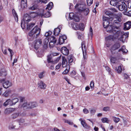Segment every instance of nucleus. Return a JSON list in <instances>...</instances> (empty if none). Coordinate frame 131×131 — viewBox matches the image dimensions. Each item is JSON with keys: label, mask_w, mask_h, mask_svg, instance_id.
Masks as SVG:
<instances>
[{"label": "nucleus", "mask_w": 131, "mask_h": 131, "mask_svg": "<svg viewBox=\"0 0 131 131\" xmlns=\"http://www.w3.org/2000/svg\"><path fill=\"white\" fill-rule=\"evenodd\" d=\"M120 34H114L113 35H111L107 37L106 39L107 40H114V39L117 38Z\"/></svg>", "instance_id": "10"}, {"label": "nucleus", "mask_w": 131, "mask_h": 131, "mask_svg": "<svg viewBox=\"0 0 131 131\" xmlns=\"http://www.w3.org/2000/svg\"><path fill=\"white\" fill-rule=\"evenodd\" d=\"M109 109V107H104L103 109V110L104 111H108Z\"/></svg>", "instance_id": "62"}, {"label": "nucleus", "mask_w": 131, "mask_h": 131, "mask_svg": "<svg viewBox=\"0 0 131 131\" xmlns=\"http://www.w3.org/2000/svg\"><path fill=\"white\" fill-rule=\"evenodd\" d=\"M76 74V72L74 71L73 70L70 72V76L72 77H73L74 75H75Z\"/></svg>", "instance_id": "52"}, {"label": "nucleus", "mask_w": 131, "mask_h": 131, "mask_svg": "<svg viewBox=\"0 0 131 131\" xmlns=\"http://www.w3.org/2000/svg\"><path fill=\"white\" fill-rule=\"evenodd\" d=\"M11 94L10 90H6L3 94V95L5 97L8 96Z\"/></svg>", "instance_id": "27"}, {"label": "nucleus", "mask_w": 131, "mask_h": 131, "mask_svg": "<svg viewBox=\"0 0 131 131\" xmlns=\"http://www.w3.org/2000/svg\"><path fill=\"white\" fill-rule=\"evenodd\" d=\"M42 43L41 39H39L37 40L35 42L34 48L36 49H38L41 45Z\"/></svg>", "instance_id": "8"}, {"label": "nucleus", "mask_w": 131, "mask_h": 131, "mask_svg": "<svg viewBox=\"0 0 131 131\" xmlns=\"http://www.w3.org/2000/svg\"><path fill=\"white\" fill-rule=\"evenodd\" d=\"M20 114V113L19 112L15 113L11 115V117L13 119H15L18 117Z\"/></svg>", "instance_id": "20"}, {"label": "nucleus", "mask_w": 131, "mask_h": 131, "mask_svg": "<svg viewBox=\"0 0 131 131\" xmlns=\"http://www.w3.org/2000/svg\"><path fill=\"white\" fill-rule=\"evenodd\" d=\"M84 113L85 114H87L89 113V111L86 108H84L83 110Z\"/></svg>", "instance_id": "61"}, {"label": "nucleus", "mask_w": 131, "mask_h": 131, "mask_svg": "<svg viewBox=\"0 0 131 131\" xmlns=\"http://www.w3.org/2000/svg\"><path fill=\"white\" fill-rule=\"evenodd\" d=\"M47 0H37L38 2L39 3L41 2L44 3H46Z\"/></svg>", "instance_id": "58"}, {"label": "nucleus", "mask_w": 131, "mask_h": 131, "mask_svg": "<svg viewBox=\"0 0 131 131\" xmlns=\"http://www.w3.org/2000/svg\"><path fill=\"white\" fill-rule=\"evenodd\" d=\"M3 105L5 106H7L8 105H9L10 106H13L11 100L9 99L6 100L5 102L4 103Z\"/></svg>", "instance_id": "17"}, {"label": "nucleus", "mask_w": 131, "mask_h": 131, "mask_svg": "<svg viewBox=\"0 0 131 131\" xmlns=\"http://www.w3.org/2000/svg\"><path fill=\"white\" fill-rule=\"evenodd\" d=\"M90 86L91 88H92L94 87V83L93 81H92L91 82V83L90 84Z\"/></svg>", "instance_id": "60"}, {"label": "nucleus", "mask_w": 131, "mask_h": 131, "mask_svg": "<svg viewBox=\"0 0 131 131\" xmlns=\"http://www.w3.org/2000/svg\"><path fill=\"white\" fill-rule=\"evenodd\" d=\"M31 20L30 17L27 14L25 15L24 16L23 20H22L24 21L25 22H29Z\"/></svg>", "instance_id": "18"}, {"label": "nucleus", "mask_w": 131, "mask_h": 131, "mask_svg": "<svg viewBox=\"0 0 131 131\" xmlns=\"http://www.w3.org/2000/svg\"><path fill=\"white\" fill-rule=\"evenodd\" d=\"M81 124L84 127H85L88 129H89L90 127L84 121H81Z\"/></svg>", "instance_id": "24"}, {"label": "nucleus", "mask_w": 131, "mask_h": 131, "mask_svg": "<svg viewBox=\"0 0 131 131\" xmlns=\"http://www.w3.org/2000/svg\"><path fill=\"white\" fill-rule=\"evenodd\" d=\"M53 3L51 2H50L47 5V7H46V9L50 10L53 7Z\"/></svg>", "instance_id": "25"}, {"label": "nucleus", "mask_w": 131, "mask_h": 131, "mask_svg": "<svg viewBox=\"0 0 131 131\" xmlns=\"http://www.w3.org/2000/svg\"><path fill=\"white\" fill-rule=\"evenodd\" d=\"M51 15L50 13L48 12L46 13L43 15V16L47 18L49 17Z\"/></svg>", "instance_id": "43"}, {"label": "nucleus", "mask_w": 131, "mask_h": 131, "mask_svg": "<svg viewBox=\"0 0 131 131\" xmlns=\"http://www.w3.org/2000/svg\"><path fill=\"white\" fill-rule=\"evenodd\" d=\"M28 108H31L33 107H35L37 106V105L36 103L33 102H29L28 103Z\"/></svg>", "instance_id": "16"}, {"label": "nucleus", "mask_w": 131, "mask_h": 131, "mask_svg": "<svg viewBox=\"0 0 131 131\" xmlns=\"http://www.w3.org/2000/svg\"><path fill=\"white\" fill-rule=\"evenodd\" d=\"M93 0H86L88 5L90 6L93 3Z\"/></svg>", "instance_id": "50"}, {"label": "nucleus", "mask_w": 131, "mask_h": 131, "mask_svg": "<svg viewBox=\"0 0 131 131\" xmlns=\"http://www.w3.org/2000/svg\"><path fill=\"white\" fill-rule=\"evenodd\" d=\"M117 60V59L116 58L112 57L111 59V61L112 63H116Z\"/></svg>", "instance_id": "40"}, {"label": "nucleus", "mask_w": 131, "mask_h": 131, "mask_svg": "<svg viewBox=\"0 0 131 131\" xmlns=\"http://www.w3.org/2000/svg\"><path fill=\"white\" fill-rule=\"evenodd\" d=\"M12 12L13 15L14 17L15 18V21H17L18 19V15L15 11L14 9H13L12 10Z\"/></svg>", "instance_id": "23"}, {"label": "nucleus", "mask_w": 131, "mask_h": 131, "mask_svg": "<svg viewBox=\"0 0 131 131\" xmlns=\"http://www.w3.org/2000/svg\"><path fill=\"white\" fill-rule=\"evenodd\" d=\"M109 22L106 21H104L103 23V27L104 28H106V30L107 32L113 34H121L118 27L113 26L112 25H109Z\"/></svg>", "instance_id": "1"}, {"label": "nucleus", "mask_w": 131, "mask_h": 131, "mask_svg": "<svg viewBox=\"0 0 131 131\" xmlns=\"http://www.w3.org/2000/svg\"><path fill=\"white\" fill-rule=\"evenodd\" d=\"M59 43L60 45L62 44L64 42L65 40L63 39L62 37H60L59 39Z\"/></svg>", "instance_id": "41"}, {"label": "nucleus", "mask_w": 131, "mask_h": 131, "mask_svg": "<svg viewBox=\"0 0 131 131\" xmlns=\"http://www.w3.org/2000/svg\"><path fill=\"white\" fill-rule=\"evenodd\" d=\"M64 122L65 123H66L69 124V125H72L73 123L72 122L69 120H67L66 119H64Z\"/></svg>", "instance_id": "45"}, {"label": "nucleus", "mask_w": 131, "mask_h": 131, "mask_svg": "<svg viewBox=\"0 0 131 131\" xmlns=\"http://www.w3.org/2000/svg\"><path fill=\"white\" fill-rule=\"evenodd\" d=\"M11 100L13 106L15 105L19 101V99L17 98L12 99Z\"/></svg>", "instance_id": "29"}, {"label": "nucleus", "mask_w": 131, "mask_h": 131, "mask_svg": "<svg viewBox=\"0 0 131 131\" xmlns=\"http://www.w3.org/2000/svg\"><path fill=\"white\" fill-rule=\"evenodd\" d=\"M40 29L36 26L28 34V38L30 40H32L36 39L39 36Z\"/></svg>", "instance_id": "2"}, {"label": "nucleus", "mask_w": 131, "mask_h": 131, "mask_svg": "<svg viewBox=\"0 0 131 131\" xmlns=\"http://www.w3.org/2000/svg\"><path fill=\"white\" fill-rule=\"evenodd\" d=\"M50 41L49 42L50 45L51 46H53L54 45V44L56 43L57 40L55 37L53 36H51L50 38Z\"/></svg>", "instance_id": "14"}, {"label": "nucleus", "mask_w": 131, "mask_h": 131, "mask_svg": "<svg viewBox=\"0 0 131 131\" xmlns=\"http://www.w3.org/2000/svg\"><path fill=\"white\" fill-rule=\"evenodd\" d=\"M70 69V66L68 65L67 66L66 68L62 73L63 74H67L69 72Z\"/></svg>", "instance_id": "26"}, {"label": "nucleus", "mask_w": 131, "mask_h": 131, "mask_svg": "<svg viewBox=\"0 0 131 131\" xmlns=\"http://www.w3.org/2000/svg\"><path fill=\"white\" fill-rule=\"evenodd\" d=\"M111 5L114 6H115L118 4V3L115 0H112L110 2Z\"/></svg>", "instance_id": "33"}, {"label": "nucleus", "mask_w": 131, "mask_h": 131, "mask_svg": "<svg viewBox=\"0 0 131 131\" xmlns=\"http://www.w3.org/2000/svg\"><path fill=\"white\" fill-rule=\"evenodd\" d=\"M121 51H122L123 53H126L128 51V50L125 49V46H123L121 49L118 50V52Z\"/></svg>", "instance_id": "31"}, {"label": "nucleus", "mask_w": 131, "mask_h": 131, "mask_svg": "<svg viewBox=\"0 0 131 131\" xmlns=\"http://www.w3.org/2000/svg\"><path fill=\"white\" fill-rule=\"evenodd\" d=\"M122 4L119 5H117V7H118V9L120 11H124L125 12L128 11L126 6L124 2H122Z\"/></svg>", "instance_id": "6"}, {"label": "nucleus", "mask_w": 131, "mask_h": 131, "mask_svg": "<svg viewBox=\"0 0 131 131\" xmlns=\"http://www.w3.org/2000/svg\"><path fill=\"white\" fill-rule=\"evenodd\" d=\"M112 119L116 123H117L120 120V119L118 117H112Z\"/></svg>", "instance_id": "38"}, {"label": "nucleus", "mask_w": 131, "mask_h": 131, "mask_svg": "<svg viewBox=\"0 0 131 131\" xmlns=\"http://www.w3.org/2000/svg\"><path fill=\"white\" fill-rule=\"evenodd\" d=\"M15 109L13 108H10L6 109L4 111L5 114H8L11 113L15 110Z\"/></svg>", "instance_id": "12"}, {"label": "nucleus", "mask_w": 131, "mask_h": 131, "mask_svg": "<svg viewBox=\"0 0 131 131\" xmlns=\"http://www.w3.org/2000/svg\"><path fill=\"white\" fill-rule=\"evenodd\" d=\"M79 27H80V30H83L84 29V25L83 23H81L79 24Z\"/></svg>", "instance_id": "47"}, {"label": "nucleus", "mask_w": 131, "mask_h": 131, "mask_svg": "<svg viewBox=\"0 0 131 131\" xmlns=\"http://www.w3.org/2000/svg\"><path fill=\"white\" fill-rule=\"evenodd\" d=\"M96 111V110L95 109L92 108L90 111V112L92 115H93L95 114Z\"/></svg>", "instance_id": "49"}, {"label": "nucleus", "mask_w": 131, "mask_h": 131, "mask_svg": "<svg viewBox=\"0 0 131 131\" xmlns=\"http://www.w3.org/2000/svg\"><path fill=\"white\" fill-rule=\"evenodd\" d=\"M81 47L82 50L83 59L84 60H82V64L83 65H84L86 63V60L87 58V56L86 53L87 48L85 45V42L84 41H83L81 43Z\"/></svg>", "instance_id": "4"}, {"label": "nucleus", "mask_w": 131, "mask_h": 131, "mask_svg": "<svg viewBox=\"0 0 131 131\" xmlns=\"http://www.w3.org/2000/svg\"><path fill=\"white\" fill-rule=\"evenodd\" d=\"M47 60L49 63L53 62V60L52 59V56L51 55H49L47 56Z\"/></svg>", "instance_id": "36"}, {"label": "nucleus", "mask_w": 131, "mask_h": 131, "mask_svg": "<svg viewBox=\"0 0 131 131\" xmlns=\"http://www.w3.org/2000/svg\"><path fill=\"white\" fill-rule=\"evenodd\" d=\"M44 73V72H41V73H40L39 75V77L40 78V79H41L43 77V74Z\"/></svg>", "instance_id": "53"}, {"label": "nucleus", "mask_w": 131, "mask_h": 131, "mask_svg": "<svg viewBox=\"0 0 131 131\" xmlns=\"http://www.w3.org/2000/svg\"><path fill=\"white\" fill-rule=\"evenodd\" d=\"M112 18H110L108 17H106L105 16H104L103 17V21H104V22L105 21H106L107 22H108V21L110 20L111 21L112 20Z\"/></svg>", "instance_id": "34"}, {"label": "nucleus", "mask_w": 131, "mask_h": 131, "mask_svg": "<svg viewBox=\"0 0 131 131\" xmlns=\"http://www.w3.org/2000/svg\"><path fill=\"white\" fill-rule=\"evenodd\" d=\"M37 7L36 5H34L29 7V10H34L36 9L37 8Z\"/></svg>", "instance_id": "44"}, {"label": "nucleus", "mask_w": 131, "mask_h": 131, "mask_svg": "<svg viewBox=\"0 0 131 131\" xmlns=\"http://www.w3.org/2000/svg\"><path fill=\"white\" fill-rule=\"evenodd\" d=\"M124 30H128L131 27V22L128 21L124 24Z\"/></svg>", "instance_id": "11"}, {"label": "nucleus", "mask_w": 131, "mask_h": 131, "mask_svg": "<svg viewBox=\"0 0 131 131\" xmlns=\"http://www.w3.org/2000/svg\"><path fill=\"white\" fill-rule=\"evenodd\" d=\"M28 24L27 22H25L24 21L22 20L21 23V26L23 29L25 28V24Z\"/></svg>", "instance_id": "37"}, {"label": "nucleus", "mask_w": 131, "mask_h": 131, "mask_svg": "<svg viewBox=\"0 0 131 131\" xmlns=\"http://www.w3.org/2000/svg\"><path fill=\"white\" fill-rule=\"evenodd\" d=\"M77 35L78 36V38L79 39H81L83 37V35L80 33L77 32Z\"/></svg>", "instance_id": "48"}, {"label": "nucleus", "mask_w": 131, "mask_h": 131, "mask_svg": "<svg viewBox=\"0 0 131 131\" xmlns=\"http://www.w3.org/2000/svg\"><path fill=\"white\" fill-rule=\"evenodd\" d=\"M120 46V44L118 43H116L112 47V49L113 50H115L118 48Z\"/></svg>", "instance_id": "21"}, {"label": "nucleus", "mask_w": 131, "mask_h": 131, "mask_svg": "<svg viewBox=\"0 0 131 131\" xmlns=\"http://www.w3.org/2000/svg\"><path fill=\"white\" fill-rule=\"evenodd\" d=\"M129 35V32H127L126 33H125L124 34L122 35H121V37L122 38L124 36H126L125 37H128Z\"/></svg>", "instance_id": "57"}, {"label": "nucleus", "mask_w": 131, "mask_h": 131, "mask_svg": "<svg viewBox=\"0 0 131 131\" xmlns=\"http://www.w3.org/2000/svg\"><path fill=\"white\" fill-rule=\"evenodd\" d=\"M116 71L117 73H120L122 72V68L121 66H119L118 67V68H116Z\"/></svg>", "instance_id": "39"}, {"label": "nucleus", "mask_w": 131, "mask_h": 131, "mask_svg": "<svg viewBox=\"0 0 131 131\" xmlns=\"http://www.w3.org/2000/svg\"><path fill=\"white\" fill-rule=\"evenodd\" d=\"M105 14L109 16V15H111L112 14V13L111 11L109 10H107L105 12Z\"/></svg>", "instance_id": "55"}, {"label": "nucleus", "mask_w": 131, "mask_h": 131, "mask_svg": "<svg viewBox=\"0 0 131 131\" xmlns=\"http://www.w3.org/2000/svg\"><path fill=\"white\" fill-rule=\"evenodd\" d=\"M60 31V29L59 28H56L54 29L53 34L55 36H58L59 34Z\"/></svg>", "instance_id": "28"}, {"label": "nucleus", "mask_w": 131, "mask_h": 131, "mask_svg": "<svg viewBox=\"0 0 131 131\" xmlns=\"http://www.w3.org/2000/svg\"><path fill=\"white\" fill-rule=\"evenodd\" d=\"M8 50L10 52L11 54V57H12L14 54V53L13 52L12 50L10 49L9 48L8 49Z\"/></svg>", "instance_id": "64"}, {"label": "nucleus", "mask_w": 131, "mask_h": 131, "mask_svg": "<svg viewBox=\"0 0 131 131\" xmlns=\"http://www.w3.org/2000/svg\"><path fill=\"white\" fill-rule=\"evenodd\" d=\"M101 121L103 123H109V120L107 118H104L101 119Z\"/></svg>", "instance_id": "42"}, {"label": "nucleus", "mask_w": 131, "mask_h": 131, "mask_svg": "<svg viewBox=\"0 0 131 131\" xmlns=\"http://www.w3.org/2000/svg\"><path fill=\"white\" fill-rule=\"evenodd\" d=\"M27 0H21V6L22 8H24L27 7Z\"/></svg>", "instance_id": "19"}, {"label": "nucleus", "mask_w": 131, "mask_h": 131, "mask_svg": "<svg viewBox=\"0 0 131 131\" xmlns=\"http://www.w3.org/2000/svg\"><path fill=\"white\" fill-rule=\"evenodd\" d=\"M25 100V99L24 97H20V98L19 101L20 103H21L24 101Z\"/></svg>", "instance_id": "63"}, {"label": "nucleus", "mask_w": 131, "mask_h": 131, "mask_svg": "<svg viewBox=\"0 0 131 131\" xmlns=\"http://www.w3.org/2000/svg\"><path fill=\"white\" fill-rule=\"evenodd\" d=\"M7 75V73L6 72L4 71V72L2 71L0 72V76H2L5 77Z\"/></svg>", "instance_id": "46"}, {"label": "nucleus", "mask_w": 131, "mask_h": 131, "mask_svg": "<svg viewBox=\"0 0 131 131\" xmlns=\"http://www.w3.org/2000/svg\"><path fill=\"white\" fill-rule=\"evenodd\" d=\"M73 14L72 13H70L69 14V16L71 19H73L75 21L78 22L80 20L79 18L76 15L73 16Z\"/></svg>", "instance_id": "9"}, {"label": "nucleus", "mask_w": 131, "mask_h": 131, "mask_svg": "<svg viewBox=\"0 0 131 131\" xmlns=\"http://www.w3.org/2000/svg\"><path fill=\"white\" fill-rule=\"evenodd\" d=\"M38 87L41 89H45L46 86V85L43 81H40L39 82Z\"/></svg>", "instance_id": "15"}, {"label": "nucleus", "mask_w": 131, "mask_h": 131, "mask_svg": "<svg viewBox=\"0 0 131 131\" xmlns=\"http://www.w3.org/2000/svg\"><path fill=\"white\" fill-rule=\"evenodd\" d=\"M75 8L80 12H83L85 15H87L89 12V9L86 8L85 6L83 4H77Z\"/></svg>", "instance_id": "3"}, {"label": "nucleus", "mask_w": 131, "mask_h": 131, "mask_svg": "<svg viewBox=\"0 0 131 131\" xmlns=\"http://www.w3.org/2000/svg\"><path fill=\"white\" fill-rule=\"evenodd\" d=\"M36 14L35 13L32 12L30 14L29 16L30 17H31L32 18H34L36 17Z\"/></svg>", "instance_id": "54"}, {"label": "nucleus", "mask_w": 131, "mask_h": 131, "mask_svg": "<svg viewBox=\"0 0 131 131\" xmlns=\"http://www.w3.org/2000/svg\"><path fill=\"white\" fill-rule=\"evenodd\" d=\"M35 25V24L34 23H31L30 24H27V29L28 30L31 29Z\"/></svg>", "instance_id": "32"}, {"label": "nucleus", "mask_w": 131, "mask_h": 131, "mask_svg": "<svg viewBox=\"0 0 131 131\" xmlns=\"http://www.w3.org/2000/svg\"><path fill=\"white\" fill-rule=\"evenodd\" d=\"M67 62L66 59L64 58H62V66L63 67H67V66L68 65H67Z\"/></svg>", "instance_id": "22"}, {"label": "nucleus", "mask_w": 131, "mask_h": 131, "mask_svg": "<svg viewBox=\"0 0 131 131\" xmlns=\"http://www.w3.org/2000/svg\"><path fill=\"white\" fill-rule=\"evenodd\" d=\"M62 53L64 55H67L69 54V50L65 47H63L61 49Z\"/></svg>", "instance_id": "13"}, {"label": "nucleus", "mask_w": 131, "mask_h": 131, "mask_svg": "<svg viewBox=\"0 0 131 131\" xmlns=\"http://www.w3.org/2000/svg\"><path fill=\"white\" fill-rule=\"evenodd\" d=\"M68 59L69 63H71L73 61V60L72 57L71 56H69L68 57Z\"/></svg>", "instance_id": "56"}, {"label": "nucleus", "mask_w": 131, "mask_h": 131, "mask_svg": "<svg viewBox=\"0 0 131 131\" xmlns=\"http://www.w3.org/2000/svg\"><path fill=\"white\" fill-rule=\"evenodd\" d=\"M28 103H24L22 105V107H26V108H28Z\"/></svg>", "instance_id": "59"}, {"label": "nucleus", "mask_w": 131, "mask_h": 131, "mask_svg": "<svg viewBox=\"0 0 131 131\" xmlns=\"http://www.w3.org/2000/svg\"><path fill=\"white\" fill-rule=\"evenodd\" d=\"M49 40L48 38H46L44 39L43 41L44 45H43V47L45 48H47V44Z\"/></svg>", "instance_id": "30"}, {"label": "nucleus", "mask_w": 131, "mask_h": 131, "mask_svg": "<svg viewBox=\"0 0 131 131\" xmlns=\"http://www.w3.org/2000/svg\"><path fill=\"white\" fill-rule=\"evenodd\" d=\"M0 83H2L3 86L5 88H8L12 85V82L8 81H5V79H4L0 80Z\"/></svg>", "instance_id": "5"}, {"label": "nucleus", "mask_w": 131, "mask_h": 131, "mask_svg": "<svg viewBox=\"0 0 131 131\" xmlns=\"http://www.w3.org/2000/svg\"><path fill=\"white\" fill-rule=\"evenodd\" d=\"M79 24H75L73 25V28L75 30H78L80 29L79 27Z\"/></svg>", "instance_id": "35"}, {"label": "nucleus", "mask_w": 131, "mask_h": 131, "mask_svg": "<svg viewBox=\"0 0 131 131\" xmlns=\"http://www.w3.org/2000/svg\"><path fill=\"white\" fill-rule=\"evenodd\" d=\"M117 17L116 18V20H115L113 22L114 25H116L117 24V26L119 25V22L121 21V17L122 16V14L120 13H118L117 15Z\"/></svg>", "instance_id": "7"}, {"label": "nucleus", "mask_w": 131, "mask_h": 131, "mask_svg": "<svg viewBox=\"0 0 131 131\" xmlns=\"http://www.w3.org/2000/svg\"><path fill=\"white\" fill-rule=\"evenodd\" d=\"M52 34L51 31H48L46 32L45 34V36L46 37H48L50 35Z\"/></svg>", "instance_id": "51"}]
</instances>
